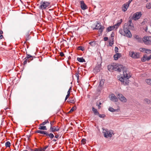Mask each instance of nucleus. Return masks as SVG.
I'll use <instances>...</instances> for the list:
<instances>
[{
	"label": "nucleus",
	"instance_id": "nucleus-22",
	"mask_svg": "<svg viewBox=\"0 0 151 151\" xmlns=\"http://www.w3.org/2000/svg\"><path fill=\"white\" fill-rule=\"evenodd\" d=\"M144 102L145 103H146L148 104H151V101L147 99H144Z\"/></svg>",
	"mask_w": 151,
	"mask_h": 151
},
{
	"label": "nucleus",
	"instance_id": "nucleus-62",
	"mask_svg": "<svg viewBox=\"0 0 151 151\" xmlns=\"http://www.w3.org/2000/svg\"><path fill=\"white\" fill-rule=\"evenodd\" d=\"M28 36H29V35H28V34H27V37H28Z\"/></svg>",
	"mask_w": 151,
	"mask_h": 151
},
{
	"label": "nucleus",
	"instance_id": "nucleus-24",
	"mask_svg": "<svg viewBox=\"0 0 151 151\" xmlns=\"http://www.w3.org/2000/svg\"><path fill=\"white\" fill-rule=\"evenodd\" d=\"M114 29V26H110L107 28V30L108 32H109L111 31Z\"/></svg>",
	"mask_w": 151,
	"mask_h": 151
},
{
	"label": "nucleus",
	"instance_id": "nucleus-10",
	"mask_svg": "<svg viewBox=\"0 0 151 151\" xmlns=\"http://www.w3.org/2000/svg\"><path fill=\"white\" fill-rule=\"evenodd\" d=\"M117 96L119 99L122 102H126L127 101V99L122 94H119Z\"/></svg>",
	"mask_w": 151,
	"mask_h": 151
},
{
	"label": "nucleus",
	"instance_id": "nucleus-38",
	"mask_svg": "<svg viewBox=\"0 0 151 151\" xmlns=\"http://www.w3.org/2000/svg\"><path fill=\"white\" fill-rule=\"evenodd\" d=\"M25 59V60L24 62V64H26L27 63V62H30V61H29V60H28L27 58Z\"/></svg>",
	"mask_w": 151,
	"mask_h": 151
},
{
	"label": "nucleus",
	"instance_id": "nucleus-47",
	"mask_svg": "<svg viewBox=\"0 0 151 151\" xmlns=\"http://www.w3.org/2000/svg\"><path fill=\"white\" fill-rule=\"evenodd\" d=\"M60 55L61 56V57H63V56H64V54L62 52H61L60 53Z\"/></svg>",
	"mask_w": 151,
	"mask_h": 151
},
{
	"label": "nucleus",
	"instance_id": "nucleus-28",
	"mask_svg": "<svg viewBox=\"0 0 151 151\" xmlns=\"http://www.w3.org/2000/svg\"><path fill=\"white\" fill-rule=\"evenodd\" d=\"M146 82L148 84L151 85V79H146Z\"/></svg>",
	"mask_w": 151,
	"mask_h": 151
},
{
	"label": "nucleus",
	"instance_id": "nucleus-35",
	"mask_svg": "<svg viewBox=\"0 0 151 151\" xmlns=\"http://www.w3.org/2000/svg\"><path fill=\"white\" fill-rule=\"evenodd\" d=\"M98 115L99 117L100 118H104L106 116V115L104 114H99Z\"/></svg>",
	"mask_w": 151,
	"mask_h": 151
},
{
	"label": "nucleus",
	"instance_id": "nucleus-50",
	"mask_svg": "<svg viewBox=\"0 0 151 151\" xmlns=\"http://www.w3.org/2000/svg\"><path fill=\"white\" fill-rule=\"evenodd\" d=\"M76 76L77 77V79H78L79 78V76L78 74L76 73Z\"/></svg>",
	"mask_w": 151,
	"mask_h": 151
},
{
	"label": "nucleus",
	"instance_id": "nucleus-15",
	"mask_svg": "<svg viewBox=\"0 0 151 151\" xmlns=\"http://www.w3.org/2000/svg\"><path fill=\"white\" fill-rule=\"evenodd\" d=\"M134 37L137 42H142V39L138 35H134Z\"/></svg>",
	"mask_w": 151,
	"mask_h": 151
},
{
	"label": "nucleus",
	"instance_id": "nucleus-30",
	"mask_svg": "<svg viewBox=\"0 0 151 151\" xmlns=\"http://www.w3.org/2000/svg\"><path fill=\"white\" fill-rule=\"evenodd\" d=\"M11 143L9 141L6 142L5 143V146L6 147H9L10 146Z\"/></svg>",
	"mask_w": 151,
	"mask_h": 151
},
{
	"label": "nucleus",
	"instance_id": "nucleus-36",
	"mask_svg": "<svg viewBox=\"0 0 151 151\" xmlns=\"http://www.w3.org/2000/svg\"><path fill=\"white\" fill-rule=\"evenodd\" d=\"M86 139L83 138L81 140V142L83 145H84L86 144Z\"/></svg>",
	"mask_w": 151,
	"mask_h": 151
},
{
	"label": "nucleus",
	"instance_id": "nucleus-40",
	"mask_svg": "<svg viewBox=\"0 0 151 151\" xmlns=\"http://www.w3.org/2000/svg\"><path fill=\"white\" fill-rule=\"evenodd\" d=\"M75 107H73L69 111V113H70L71 112L75 110Z\"/></svg>",
	"mask_w": 151,
	"mask_h": 151
},
{
	"label": "nucleus",
	"instance_id": "nucleus-4",
	"mask_svg": "<svg viewBox=\"0 0 151 151\" xmlns=\"http://www.w3.org/2000/svg\"><path fill=\"white\" fill-rule=\"evenodd\" d=\"M103 133L104 137L106 138L111 137L112 134H113V131L111 130H109L107 129H103Z\"/></svg>",
	"mask_w": 151,
	"mask_h": 151
},
{
	"label": "nucleus",
	"instance_id": "nucleus-8",
	"mask_svg": "<svg viewBox=\"0 0 151 151\" xmlns=\"http://www.w3.org/2000/svg\"><path fill=\"white\" fill-rule=\"evenodd\" d=\"M129 55L130 57L134 58H139V53L133 51L129 52Z\"/></svg>",
	"mask_w": 151,
	"mask_h": 151
},
{
	"label": "nucleus",
	"instance_id": "nucleus-21",
	"mask_svg": "<svg viewBox=\"0 0 151 151\" xmlns=\"http://www.w3.org/2000/svg\"><path fill=\"white\" fill-rule=\"evenodd\" d=\"M92 110L95 115L99 114V113L98 112L97 109H96L94 107H93L92 108Z\"/></svg>",
	"mask_w": 151,
	"mask_h": 151
},
{
	"label": "nucleus",
	"instance_id": "nucleus-12",
	"mask_svg": "<svg viewBox=\"0 0 151 151\" xmlns=\"http://www.w3.org/2000/svg\"><path fill=\"white\" fill-rule=\"evenodd\" d=\"M109 98H110V100L112 101L117 102L118 101V98L114 94H111L109 96Z\"/></svg>",
	"mask_w": 151,
	"mask_h": 151
},
{
	"label": "nucleus",
	"instance_id": "nucleus-9",
	"mask_svg": "<svg viewBox=\"0 0 151 151\" xmlns=\"http://www.w3.org/2000/svg\"><path fill=\"white\" fill-rule=\"evenodd\" d=\"M79 3H80L81 8L82 9L84 10L87 9V6L84 3L83 1H80Z\"/></svg>",
	"mask_w": 151,
	"mask_h": 151
},
{
	"label": "nucleus",
	"instance_id": "nucleus-42",
	"mask_svg": "<svg viewBox=\"0 0 151 151\" xmlns=\"http://www.w3.org/2000/svg\"><path fill=\"white\" fill-rule=\"evenodd\" d=\"M146 58H147V60H149L151 59V55H150L148 57L146 56Z\"/></svg>",
	"mask_w": 151,
	"mask_h": 151
},
{
	"label": "nucleus",
	"instance_id": "nucleus-45",
	"mask_svg": "<svg viewBox=\"0 0 151 151\" xmlns=\"http://www.w3.org/2000/svg\"><path fill=\"white\" fill-rule=\"evenodd\" d=\"M113 41H110L109 42V45L110 46H112L113 44Z\"/></svg>",
	"mask_w": 151,
	"mask_h": 151
},
{
	"label": "nucleus",
	"instance_id": "nucleus-20",
	"mask_svg": "<svg viewBox=\"0 0 151 151\" xmlns=\"http://www.w3.org/2000/svg\"><path fill=\"white\" fill-rule=\"evenodd\" d=\"M39 129L43 130H47V129L46 127L45 126H42V125H41V124H40V126L39 127Z\"/></svg>",
	"mask_w": 151,
	"mask_h": 151
},
{
	"label": "nucleus",
	"instance_id": "nucleus-2",
	"mask_svg": "<svg viewBox=\"0 0 151 151\" xmlns=\"http://www.w3.org/2000/svg\"><path fill=\"white\" fill-rule=\"evenodd\" d=\"M129 29L132 30L134 29V27L133 24H129V25L127 24H125L123 29H120L119 30V32L122 35L126 36L128 38H131L132 37V35Z\"/></svg>",
	"mask_w": 151,
	"mask_h": 151
},
{
	"label": "nucleus",
	"instance_id": "nucleus-61",
	"mask_svg": "<svg viewBox=\"0 0 151 151\" xmlns=\"http://www.w3.org/2000/svg\"><path fill=\"white\" fill-rule=\"evenodd\" d=\"M23 151H27V150H24Z\"/></svg>",
	"mask_w": 151,
	"mask_h": 151
},
{
	"label": "nucleus",
	"instance_id": "nucleus-14",
	"mask_svg": "<svg viewBox=\"0 0 151 151\" xmlns=\"http://www.w3.org/2000/svg\"><path fill=\"white\" fill-rule=\"evenodd\" d=\"M140 51L143 52L145 51V52L146 53H148L151 52V50L147 49L145 48H140L139 49Z\"/></svg>",
	"mask_w": 151,
	"mask_h": 151
},
{
	"label": "nucleus",
	"instance_id": "nucleus-23",
	"mask_svg": "<svg viewBox=\"0 0 151 151\" xmlns=\"http://www.w3.org/2000/svg\"><path fill=\"white\" fill-rule=\"evenodd\" d=\"M68 101L69 102H70L72 103H74L75 101V99H74L70 98L68 100Z\"/></svg>",
	"mask_w": 151,
	"mask_h": 151
},
{
	"label": "nucleus",
	"instance_id": "nucleus-25",
	"mask_svg": "<svg viewBox=\"0 0 151 151\" xmlns=\"http://www.w3.org/2000/svg\"><path fill=\"white\" fill-rule=\"evenodd\" d=\"M78 60L80 62H85V60L83 58H77Z\"/></svg>",
	"mask_w": 151,
	"mask_h": 151
},
{
	"label": "nucleus",
	"instance_id": "nucleus-1",
	"mask_svg": "<svg viewBox=\"0 0 151 151\" xmlns=\"http://www.w3.org/2000/svg\"><path fill=\"white\" fill-rule=\"evenodd\" d=\"M108 70L110 71L114 70L119 72H123V75L119 77V80L124 85H127L129 83V79L131 77V75L126 68L122 65L113 64L108 66Z\"/></svg>",
	"mask_w": 151,
	"mask_h": 151
},
{
	"label": "nucleus",
	"instance_id": "nucleus-11",
	"mask_svg": "<svg viewBox=\"0 0 151 151\" xmlns=\"http://www.w3.org/2000/svg\"><path fill=\"white\" fill-rule=\"evenodd\" d=\"M50 129L52 132H55L58 131L60 129V128L58 126L53 127L51 126Z\"/></svg>",
	"mask_w": 151,
	"mask_h": 151
},
{
	"label": "nucleus",
	"instance_id": "nucleus-39",
	"mask_svg": "<svg viewBox=\"0 0 151 151\" xmlns=\"http://www.w3.org/2000/svg\"><path fill=\"white\" fill-rule=\"evenodd\" d=\"M119 49L118 47H116L115 48L114 51L116 53H117L118 52Z\"/></svg>",
	"mask_w": 151,
	"mask_h": 151
},
{
	"label": "nucleus",
	"instance_id": "nucleus-46",
	"mask_svg": "<svg viewBox=\"0 0 151 151\" xmlns=\"http://www.w3.org/2000/svg\"><path fill=\"white\" fill-rule=\"evenodd\" d=\"M104 40L105 41H107L108 40V38L107 37H105L104 38Z\"/></svg>",
	"mask_w": 151,
	"mask_h": 151
},
{
	"label": "nucleus",
	"instance_id": "nucleus-60",
	"mask_svg": "<svg viewBox=\"0 0 151 151\" xmlns=\"http://www.w3.org/2000/svg\"><path fill=\"white\" fill-rule=\"evenodd\" d=\"M101 104V102H99V105H100Z\"/></svg>",
	"mask_w": 151,
	"mask_h": 151
},
{
	"label": "nucleus",
	"instance_id": "nucleus-49",
	"mask_svg": "<svg viewBox=\"0 0 151 151\" xmlns=\"http://www.w3.org/2000/svg\"><path fill=\"white\" fill-rule=\"evenodd\" d=\"M114 35V32H112V33L111 35V37H113Z\"/></svg>",
	"mask_w": 151,
	"mask_h": 151
},
{
	"label": "nucleus",
	"instance_id": "nucleus-13",
	"mask_svg": "<svg viewBox=\"0 0 151 151\" xmlns=\"http://www.w3.org/2000/svg\"><path fill=\"white\" fill-rule=\"evenodd\" d=\"M129 7V6L128 5V4L127 5L126 3L124 4L123 5L122 8V10L124 12H126L127 10Z\"/></svg>",
	"mask_w": 151,
	"mask_h": 151
},
{
	"label": "nucleus",
	"instance_id": "nucleus-32",
	"mask_svg": "<svg viewBox=\"0 0 151 151\" xmlns=\"http://www.w3.org/2000/svg\"><path fill=\"white\" fill-rule=\"evenodd\" d=\"M146 8L148 9L151 8V4L150 3H147L146 6Z\"/></svg>",
	"mask_w": 151,
	"mask_h": 151
},
{
	"label": "nucleus",
	"instance_id": "nucleus-43",
	"mask_svg": "<svg viewBox=\"0 0 151 151\" xmlns=\"http://www.w3.org/2000/svg\"><path fill=\"white\" fill-rule=\"evenodd\" d=\"M132 0H129L127 2V3H126V4H127V5L128 4V5L129 6L130 4L131 3Z\"/></svg>",
	"mask_w": 151,
	"mask_h": 151
},
{
	"label": "nucleus",
	"instance_id": "nucleus-26",
	"mask_svg": "<svg viewBox=\"0 0 151 151\" xmlns=\"http://www.w3.org/2000/svg\"><path fill=\"white\" fill-rule=\"evenodd\" d=\"M27 57L25 58V59L27 58L28 60H29L28 59H30L31 60L33 59L32 56L29 54H27Z\"/></svg>",
	"mask_w": 151,
	"mask_h": 151
},
{
	"label": "nucleus",
	"instance_id": "nucleus-56",
	"mask_svg": "<svg viewBox=\"0 0 151 151\" xmlns=\"http://www.w3.org/2000/svg\"><path fill=\"white\" fill-rule=\"evenodd\" d=\"M54 122L53 121L52 122H50L51 126H52V124H53Z\"/></svg>",
	"mask_w": 151,
	"mask_h": 151
},
{
	"label": "nucleus",
	"instance_id": "nucleus-5",
	"mask_svg": "<svg viewBox=\"0 0 151 151\" xmlns=\"http://www.w3.org/2000/svg\"><path fill=\"white\" fill-rule=\"evenodd\" d=\"M142 15L141 12H137L134 13L132 16V19L135 21L139 19Z\"/></svg>",
	"mask_w": 151,
	"mask_h": 151
},
{
	"label": "nucleus",
	"instance_id": "nucleus-33",
	"mask_svg": "<svg viewBox=\"0 0 151 151\" xmlns=\"http://www.w3.org/2000/svg\"><path fill=\"white\" fill-rule=\"evenodd\" d=\"M49 123V121H48V120H46L44 122H43L42 123H41V125H45V124L47 123Z\"/></svg>",
	"mask_w": 151,
	"mask_h": 151
},
{
	"label": "nucleus",
	"instance_id": "nucleus-6",
	"mask_svg": "<svg viewBox=\"0 0 151 151\" xmlns=\"http://www.w3.org/2000/svg\"><path fill=\"white\" fill-rule=\"evenodd\" d=\"M142 41L146 45L151 44V37L145 36L143 39Z\"/></svg>",
	"mask_w": 151,
	"mask_h": 151
},
{
	"label": "nucleus",
	"instance_id": "nucleus-54",
	"mask_svg": "<svg viewBox=\"0 0 151 151\" xmlns=\"http://www.w3.org/2000/svg\"><path fill=\"white\" fill-rule=\"evenodd\" d=\"M58 137H59L58 134H57L55 136V137L56 138H58Z\"/></svg>",
	"mask_w": 151,
	"mask_h": 151
},
{
	"label": "nucleus",
	"instance_id": "nucleus-48",
	"mask_svg": "<svg viewBox=\"0 0 151 151\" xmlns=\"http://www.w3.org/2000/svg\"><path fill=\"white\" fill-rule=\"evenodd\" d=\"M70 95L68 94H67V95L65 97V101H66V100L68 99V98L69 97Z\"/></svg>",
	"mask_w": 151,
	"mask_h": 151
},
{
	"label": "nucleus",
	"instance_id": "nucleus-17",
	"mask_svg": "<svg viewBox=\"0 0 151 151\" xmlns=\"http://www.w3.org/2000/svg\"><path fill=\"white\" fill-rule=\"evenodd\" d=\"M47 132L45 131H43L42 130H38L36 131V132L40 133L42 134H44L45 135V136L46 137V135L47 133Z\"/></svg>",
	"mask_w": 151,
	"mask_h": 151
},
{
	"label": "nucleus",
	"instance_id": "nucleus-18",
	"mask_svg": "<svg viewBox=\"0 0 151 151\" xmlns=\"http://www.w3.org/2000/svg\"><path fill=\"white\" fill-rule=\"evenodd\" d=\"M122 21V19H121L120 21H119V22H117V23H116L114 26H114V28H117L118 27H119V26L120 25V24L121 23Z\"/></svg>",
	"mask_w": 151,
	"mask_h": 151
},
{
	"label": "nucleus",
	"instance_id": "nucleus-53",
	"mask_svg": "<svg viewBox=\"0 0 151 151\" xmlns=\"http://www.w3.org/2000/svg\"><path fill=\"white\" fill-rule=\"evenodd\" d=\"M3 37V36L1 35H0V39H2Z\"/></svg>",
	"mask_w": 151,
	"mask_h": 151
},
{
	"label": "nucleus",
	"instance_id": "nucleus-59",
	"mask_svg": "<svg viewBox=\"0 0 151 151\" xmlns=\"http://www.w3.org/2000/svg\"><path fill=\"white\" fill-rule=\"evenodd\" d=\"M53 141L55 142V141H56V139H53Z\"/></svg>",
	"mask_w": 151,
	"mask_h": 151
},
{
	"label": "nucleus",
	"instance_id": "nucleus-55",
	"mask_svg": "<svg viewBox=\"0 0 151 151\" xmlns=\"http://www.w3.org/2000/svg\"><path fill=\"white\" fill-rule=\"evenodd\" d=\"M70 91L68 90V92H67V94L70 95Z\"/></svg>",
	"mask_w": 151,
	"mask_h": 151
},
{
	"label": "nucleus",
	"instance_id": "nucleus-52",
	"mask_svg": "<svg viewBox=\"0 0 151 151\" xmlns=\"http://www.w3.org/2000/svg\"><path fill=\"white\" fill-rule=\"evenodd\" d=\"M129 24H133L132 23V21L130 19L129 21Z\"/></svg>",
	"mask_w": 151,
	"mask_h": 151
},
{
	"label": "nucleus",
	"instance_id": "nucleus-31",
	"mask_svg": "<svg viewBox=\"0 0 151 151\" xmlns=\"http://www.w3.org/2000/svg\"><path fill=\"white\" fill-rule=\"evenodd\" d=\"M89 44L92 46H94L95 45V42L94 41L90 42Z\"/></svg>",
	"mask_w": 151,
	"mask_h": 151
},
{
	"label": "nucleus",
	"instance_id": "nucleus-44",
	"mask_svg": "<svg viewBox=\"0 0 151 151\" xmlns=\"http://www.w3.org/2000/svg\"><path fill=\"white\" fill-rule=\"evenodd\" d=\"M78 48L79 50H81L82 51H83V50H84V48H83L81 46H79L78 47Z\"/></svg>",
	"mask_w": 151,
	"mask_h": 151
},
{
	"label": "nucleus",
	"instance_id": "nucleus-41",
	"mask_svg": "<svg viewBox=\"0 0 151 151\" xmlns=\"http://www.w3.org/2000/svg\"><path fill=\"white\" fill-rule=\"evenodd\" d=\"M34 151H42L41 148L39 149V148H35Z\"/></svg>",
	"mask_w": 151,
	"mask_h": 151
},
{
	"label": "nucleus",
	"instance_id": "nucleus-63",
	"mask_svg": "<svg viewBox=\"0 0 151 151\" xmlns=\"http://www.w3.org/2000/svg\"><path fill=\"white\" fill-rule=\"evenodd\" d=\"M150 91H151V90H150Z\"/></svg>",
	"mask_w": 151,
	"mask_h": 151
},
{
	"label": "nucleus",
	"instance_id": "nucleus-27",
	"mask_svg": "<svg viewBox=\"0 0 151 151\" xmlns=\"http://www.w3.org/2000/svg\"><path fill=\"white\" fill-rule=\"evenodd\" d=\"M104 80H100V81L99 86L101 87H102L104 86Z\"/></svg>",
	"mask_w": 151,
	"mask_h": 151
},
{
	"label": "nucleus",
	"instance_id": "nucleus-37",
	"mask_svg": "<svg viewBox=\"0 0 151 151\" xmlns=\"http://www.w3.org/2000/svg\"><path fill=\"white\" fill-rule=\"evenodd\" d=\"M48 147V146L46 145L45 146L44 148H41L42 151H45V150Z\"/></svg>",
	"mask_w": 151,
	"mask_h": 151
},
{
	"label": "nucleus",
	"instance_id": "nucleus-34",
	"mask_svg": "<svg viewBox=\"0 0 151 151\" xmlns=\"http://www.w3.org/2000/svg\"><path fill=\"white\" fill-rule=\"evenodd\" d=\"M109 111L111 112H114L116 111V109H114L112 107H110L109 109Z\"/></svg>",
	"mask_w": 151,
	"mask_h": 151
},
{
	"label": "nucleus",
	"instance_id": "nucleus-58",
	"mask_svg": "<svg viewBox=\"0 0 151 151\" xmlns=\"http://www.w3.org/2000/svg\"><path fill=\"white\" fill-rule=\"evenodd\" d=\"M71 90V87H70V88H69L68 91H70V90Z\"/></svg>",
	"mask_w": 151,
	"mask_h": 151
},
{
	"label": "nucleus",
	"instance_id": "nucleus-3",
	"mask_svg": "<svg viewBox=\"0 0 151 151\" xmlns=\"http://www.w3.org/2000/svg\"><path fill=\"white\" fill-rule=\"evenodd\" d=\"M50 2L46 1H42L40 3V5L39 6V8L42 10L47 9L51 7Z\"/></svg>",
	"mask_w": 151,
	"mask_h": 151
},
{
	"label": "nucleus",
	"instance_id": "nucleus-7",
	"mask_svg": "<svg viewBox=\"0 0 151 151\" xmlns=\"http://www.w3.org/2000/svg\"><path fill=\"white\" fill-rule=\"evenodd\" d=\"M95 27L93 28V29H98L99 31L101 33L103 30L104 27L101 26L100 23H98L96 25H95Z\"/></svg>",
	"mask_w": 151,
	"mask_h": 151
},
{
	"label": "nucleus",
	"instance_id": "nucleus-19",
	"mask_svg": "<svg viewBox=\"0 0 151 151\" xmlns=\"http://www.w3.org/2000/svg\"><path fill=\"white\" fill-rule=\"evenodd\" d=\"M46 137H49L52 139L54 137V135L52 133L48 134L47 132Z\"/></svg>",
	"mask_w": 151,
	"mask_h": 151
},
{
	"label": "nucleus",
	"instance_id": "nucleus-51",
	"mask_svg": "<svg viewBox=\"0 0 151 151\" xmlns=\"http://www.w3.org/2000/svg\"><path fill=\"white\" fill-rule=\"evenodd\" d=\"M96 105L98 106V108L100 109L101 108V106L100 105H98L97 104H96Z\"/></svg>",
	"mask_w": 151,
	"mask_h": 151
},
{
	"label": "nucleus",
	"instance_id": "nucleus-29",
	"mask_svg": "<svg viewBox=\"0 0 151 151\" xmlns=\"http://www.w3.org/2000/svg\"><path fill=\"white\" fill-rule=\"evenodd\" d=\"M147 60V58L146 55H144L142 58L141 59V60L142 62H145L146 60Z\"/></svg>",
	"mask_w": 151,
	"mask_h": 151
},
{
	"label": "nucleus",
	"instance_id": "nucleus-16",
	"mask_svg": "<svg viewBox=\"0 0 151 151\" xmlns=\"http://www.w3.org/2000/svg\"><path fill=\"white\" fill-rule=\"evenodd\" d=\"M121 56V54L120 53H116L114 56V58L115 60H117Z\"/></svg>",
	"mask_w": 151,
	"mask_h": 151
},
{
	"label": "nucleus",
	"instance_id": "nucleus-57",
	"mask_svg": "<svg viewBox=\"0 0 151 151\" xmlns=\"http://www.w3.org/2000/svg\"><path fill=\"white\" fill-rule=\"evenodd\" d=\"M3 33V31L1 30H0V34H2Z\"/></svg>",
	"mask_w": 151,
	"mask_h": 151
}]
</instances>
